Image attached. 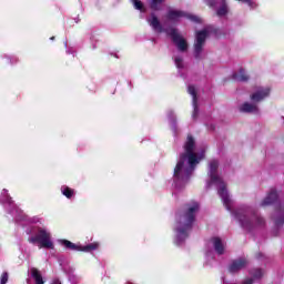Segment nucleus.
Segmentation results:
<instances>
[{"label": "nucleus", "instance_id": "obj_16", "mask_svg": "<svg viewBox=\"0 0 284 284\" xmlns=\"http://www.w3.org/2000/svg\"><path fill=\"white\" fill-rule=\"evenodd\" d=\"M100 246H101V244H99V242H93V243L87 244L84 246L80 245V252H94V251L99 250Z\"/></svg>", "mask_w": 284, "mask_h": 284}, {"label": "nucleus", "instance_id": "obj_5", "mask_svg": "<svg viewBox=\"0 0 284 284\" xmlns=\"http://www.w3.org/2000/svg\"><path fill=\"white\" fill-rule=\"evenodd\" d=\"M29 243L38 245V247L44 250H54V242H52V233L44 227H38L33 235L28 239Z\"/></svg>", "mask_w": 284, "mask_h": 284}, {"label": "nucleus", "instance_id": "obj_31", "mask_svg": "<svg viewBox=\"0 0 284 284\" xmlns=\"http://www.w3.org/2000/svg\"><path fill=\"white\" fill-rule=\"evenodd\" d=\"M281 223H283V220L277 221L276 225H281Z\"/></svg>", "mask_w": 284, "mask_h": 284}, {"label": "nucleus", "instance_id": "obj_26", "mask_svg": "<svg viewBox=\"0 0 284 284\" xmlns=\"http://www.w3.org/2000/svg\"><path fill=\"white\" fill-rule=\"evenodd\" d=\"M174 62H175V65H176L178 70H182V68H183V58L175 57Z\"/></svg>", "mask_w": 284, "mask_h": 284}, {"label": "nucleus", "instance_id": "obj_2", "mask_svg": "<svg viewBox=\"0 0 284 284\" xmlns=\"http://www.w3.org/2000/svg\"><path fill=\"white\" fill-rule=\"evenodd\" d=\"M196 212H199V203L193 202L186 206V211L184 213L178 215L175 225V243L178 245H181L183 241L187 239V234H190V230H192Z\"/></svg>", "mask_w": 284, "mask_h": 284}, {"label": "nucleus", "instance_id": "obj_30", "mask_svg": "<svg viewBox=\"0 0 284 284\" xmlns=\"http://www.w3.org/2000/svg\"><path fill=\"white\" fill-rule=\"evenodd\" d=\"M7 203H12V197L8 196L7 197Z\"/></svg>", "mask_w": 284, "mask_h": 284}, {"label": "nucleus", "instance_id": "obj_27", "mask_svg": "<svg viewBox=\"0 0 284 284\" xmlns=\"http://www.w3.org/2000/svg\"><path fill=\"white\" fill-rule=\"evenodd\" d=\"M8 283V272L2 273L0 277V284H6Z\"/></svg>", "mask_w": 284, "mask_h": 284}, {"label": "nucleus", "instance_id": "obj_17", "mask_svg": "<svg viewBox=\"0 0 284 284\" xmlns=\"http://www.w3.org/2000/svg\"><path fill=\"white\" fill-rule=\"evenodd\" d=\"M60 243L67 247V250H72L74 252H81V245H77L68 240H61Z\"/></svg>", "mask_w": 284, "mask_h": 284}, {"label": "nucleus", "instance_id": "obj_12", "mask_svg": "<svg viewBox=\"0 0 284 284\" xmlns=\"http://www.w3.org/2000/svg\"><path fill=\"white\" fill-rule=\"evenodd\" d=\"M239 110L247 114H257L258 105H256V102H244L239 106Z\"/></svg>", "mask_w": 284, "mask_h": 284}, {"label": "nucleus", "instance_id": "obj_7", "mask_svg": "<svg viewBox=\"0 0 284 284\" xmlns=\"http://www.w3.org/2000/svg\"><path fill=\"white\" fill-rule=\"evenodd\" d=\"M166 19L169 21H181V19H189L190 21H193L194 23H201V18H199L197 16H194L192 13H185L181 10H176V9H170L168 14H166Z\"/></svg>", "mask_w": 284, "mask_h": 284}, {"label": "nucleus", "instance_id": "obj_25", "mask_svg": "<svg viewBox=\"0 0 284 284\" xmlns=\"http://www.w3.org/2000/svg\"><path fill=\"white\" fill-rule=\"evenodd\" d=\"M240 1V3H247L248 7H251L252 10L256 8V2L254 0H236Z\"/></svg>", "mask_w": 284, "mask_h": 284}, {"label": "nucleus", "instance_id": "obj_23", "mask_svg": "<svg viewBox=\"0 0 284 284\" xmlns=\"http://www.w3.org/2000/svg\"><path fill=\"white\" fill-rule=\"evenodd\" d=\"M131 2L133 3L135 10H140V12H145V7L143 6V2H141L140 0H131Z\"/></svg>", "mask_w": 284, "mask_h": 284}, {"label": "nucleus", "instance_id": "obj_4", "mask_svg": "<svg viewBox=\"0 0 284 284\" xmlns=\"http://www.w3.org/2000/svg\"><path fill=\"white\" fill-rule=\"evenodd\" d=\"M219 170V161L212 160L209 163V181L206 182V187H212L215 185L217 187V194L221 196L223 204L226 210H232V200L230 199V194L227 193V189H225V182L219 176L216 172Z\"/></svg>", "mask_w": 284, "mask_h": 284}, {"label": "nucleus", "instance_id": "obj_14", "mask_svg": "<svg viewBox=\"0 0 284 284\" xmlns=\"http://www.w3.org/2000/svg\"><path fill=\"white\" fill-rule=\"evenodd\" d=\"M187 92L189 94H191V97L193 98V119H196V114H199V104L196 102V88L194 85H189L187 87Z\"/></svg>", "mask_w": 284, "mask_h": 284}, {"label": "nucleus", "instance_id": "obj_10", "mask_svg": "<svg viewBox=\"0 0 284 284\" xmlns=\"http://www.w3.org/2000/svg\"><path fill=\"white\" fill-rule=\"evenodd\" d=\"M165 32L166 34H170V37H172L173 42L175 43L180 52H185V50H187V41H185V39H183V37L179 34V31H176V29H169Z\"/></svg>", "mask_w": 284, "mask_h": 284}, {"label": "nucleus", "instance_id": "obj_3", "mask_svg": "<svg viewBox=\"0 0 284 284\" xmlns=\"http://www.w3.org/2000/svg\"><path fill=\"white\" fill-rule=\"evenodd\" d=\"M234 217L239 221L241 227L247 232L258 230V227H263L265 225V220L256 214L254 209L250 206L237 209L234 212Z\"/></svg>", "mask_w": 284, "mask_h": 284}, {"label": "nucleus", "instance_id": "obj_13", "mask_svg": "<svg viewBox=\"0 0 284 284\" xmlns=\"http://www.w3.org/2000/svg\"><path fill=\"white\" fill-rule=\"evenodd\" d=\"M146 21L149 26L152 27V30H154V32H163V26H161V20H159V17H156V14L151 13Z\"/></svg>", "mask_w": 284, "mask_h": 284}, {"label": "nucleus", "instance_id": "obj_11", "mask_svg": "<svg viewBox=\"0 0 284 284\" xmlns=\"http://www.w3.org/2000/svg\"><path fill=\"white\" fill-rule=\"evenodd\" d=\"M245 267H247V260L239 258L230 264L229 272H231V274H236V272H241V270H245Z\"/></svg>", "mask_w": 284, "mask_h": 284}, {"label": "nucleus", "instance_id": "obj_20", "mask_svg": "<svg viewBox=\"0 0 284 284\" xmlns=\"http://www.w3.org/2000/svg\"><path fill=\"white\" fill-rule=\"evenodd\" d=\"M235 81H247L250 79V75L245 72V70L240 69L236 73H234Z\"/></svg>", "mask_w": 284, "mask_h": 284}, {"label": "nucleus", "instance_id": "obj_8", "mask_svg": "<svg viewBox=\"0 0 284 284\" xmlns=\"http://www.w3.org/2000/svg\"><path fill=\"white\" fill-rule=\"evenodd\" d=\"M225 242L221 240V237L211 239L210 242L207 243V248L205 252L206 256H212L210 247H213L214 252L217 253L219 256H222V254H225Z\"/></svg>", "mask_w": 284, "mask_h": 284}, {"label": "nucleus", "instance_id": "obj_15", "mask_svg": "<svg viewBox=\"0 0 284 284\" xmlns=\"http://www.w3.org/2000/svg\"><path fill=\"white\" fill-rule=\"evenodd\" d=\"M276 199H278V193L276 192V190H272L268 193V196H266L264 199V201L262 202V205H272V203H274V201H276Z\"/></svg>", "mask_w": 284, "mask_h": 284}, {"label": "nucleus", "instance_id": "obj_22", "mask_svg": "<svg viewBox=\"0 0 284 284\" xmlns=\"http://www.w3.org/2000/svg\"><path fill=\"white\" fill-rule=\"evenodd\" d=\"M163 1L165 0H151L150 2V7H151V10H154V11H159V10H162V3Z\"/></svg>", "mask_w": 284, "mask_h": 284}, {"label": "nucleus", "instance_id": "obj_28", "mask_svg": "<svg viewBox=\"0 0 284 284\" xmlns=\"http://www.w3.org/2000/svg\"><path fill=\"white\" fill-rule=\"evenodd\" d=\"M204 2H205L206 6H209L210 8H214V6H216V0H204Z\"/></svg>", "mask_w": 284, "mask_h": 284}, {"label": "nucleus", "instance_id": "obj_29", "mask_svg": "<svg viewBox=\"0 0 284 284\" xmlns=\"http://www.w3.org/2000/svg\"><path fill=\"white\" fill-rule=\"evenodd\" d=\"M51 284H61V281L54 280Z\"/></svg>", "mask_w": 284, "mask_h": 284}, {"label": "nucleus", "instance_id": "obj_21", "mask_svg": "<svg viewBox=\"0 0 284 284\" xmlns=\"http://www.w3.org/2000/svg\"><path fill=\"white\" fill-rule=\"evenodd\" d=\"M61 193L63 194V196H65L67 199H72V196H74V190L70 189L69 186H61Z\"/></svg>", "mask_w": 284, "mask_h": 284}, {"label": "nucleus", "instance_id": "obj_1", "mask_svg": "<svg viewBox=\"0 0 284 284\" xmlns=\"http://www.w3.org/2000/svg\"><path fill=\"white\" fill-rule=\"evenodd\" d=\"M205 159V148L199 149L194 138L189 135L184 143V152L180 155L174 169L173 181L175 187H183L190 181L196 165Z\"/></svg>", "mask_w": 284, "mask_h": 284}, {"label": "nucleus", "instance_id": "obj_9", "mask_svg": "<svg viewBox=\"0 0 284 284\" xmlns=\"http://www.w3.org/2000/svg\"><path fill=\"white\" fill-rule=\"evenodd\" d=\"M271 89L270 87H257L251 93L250 99L253 103H261V101H265L267 97H270Z\"/></svg>", "mask_w": 284, "mask_h": 284}, {"label": "nucleus", "instance_id": "obj_33", "mask_svg": "<svg viewBox=\"0 0 284 284\" xmlns=\"http://www.w3.org/2000/svg\"><path fill=\"white\" fill-rule=\"evenodd\" d=\"M51 41H54V37L51 38Z\"/></svg>", "mask_w": 284, "mask_h": 284}, {"label": "nucleus", "instance_id": "obj_19", "mask_svg": "<svg viewBox=\"0 0 284 284\" xmlns=\"http://www.w3.org/2000/svg\"><path fill=\"white\" fill-rule=\"evenodd\" d=\"M30 272L32 278L36 281V284H44L43 276H41V272H39V270L33 267L30 270Z\"/></svg>", "mask_w": 284, "mask_h": 284}, {"label": "nucleus", "instance_id": "obj_6", "mask_svg": "<svg viewBox=\"0 0 284 284\" xmlns=\"http://www.w3.org/2000/svg\"><path fill=\"white\" fill-rule=\"evenodd\" d=\"M211 32H212L211 27H206L203 30L195 32V41H194L195 59H201V54H203V48H205V41L210 37Z\"/></svg>", "mask_w": 284, "mask_h": 284}, {"label": "nucleus", "instance_id": "obj_32", "mask_svg": "<svg viewBox=\"0 0 284 284\" xmlns=\"http://www.w3.org/2000/svg\"><path fill=\"white\" fill-rule=\"evenodd\" d=\"M2 194H8V190L4 189L3 192H2Z\"/></svg>", "mask_w": 284, "mask_h": 284}, {"label": "nucleus", "instance_id": "obj_18", "mask_svg": "<svg viewBox=\"0 0 284 284\" xmlns=\"http://www.w3.org/2000/svg\"><path fill=\"white\" fill-rule=\"evenodd\" d=\"M221 3L222 4L216 10V14H217V17H225V14H227V12H230V8L227 7V2H225V0H221Z\"/></svg>", "mask_w": 284, "mask_h": 284}, {"label": "nucleus", "instance_id": "obj_24", "mask_svg": "<svg viewBox=\"0 0 284 284\" xmlns=\"http://www.w3.org/2000/svg\"><path fill=\"white\" fill-rule=\"evenodd\" d=\"M265 273L261 268H256L252 272V276L255 278H263Z\"/></svg>", "mask_w": 284, "mask_h": 284}]
</instances>
